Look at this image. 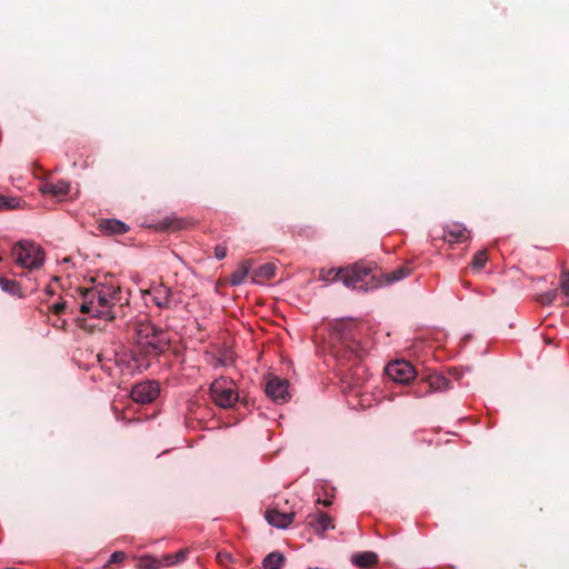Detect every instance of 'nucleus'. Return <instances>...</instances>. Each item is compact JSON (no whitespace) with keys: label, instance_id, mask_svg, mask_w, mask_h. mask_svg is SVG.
Returning <instances> with one entry per match:
<instances>
[{"label":"nucleus","instance_id":"obj_24","mask_svg":"<svg viewBox=\"0 0 569 569\" xmlns=\"http://www.w3.org/2000/svg\"><path fill=\"white\" fill-rule=\"evenodd\" d=\"M410 274V269L408 267H399L396 270L391 271L387 274L386 283L391 284L393 282L400 281Z\"/></svg>","mask_w":569,"mask_h":569},{"label":"nucleus","instance_id":"obj_36","mask_svg":"<svg viewBox=\"0 0 569 569\" xmlns=\"http://www.w3.org/2000/svg\"><path fill=\"white\" fill-rule=\"evenodd\" d=\"M329 276H333V277H335V273H329V272H328V274H327V276L321 274V279H322L323 281H327Z\"/></svg>","mask_w":569,"mask_h":569},{"label":"nucleus","instance_id":"obj_1","mask_svg":"<svg viewBox=\"0 0 569 569\" xmlns=\"http://www.w3.org/2000/svg\"><path fill=\"white\" fill-rule=\"evenodd\" d=\"M137 351L131 355L132 369L139 372L150 367V357H158L169 348L168 333L148 319L132 323Z\"/></svg>","mask_w":569,"mask_h":569},{"label":"nucleus","instance_id":"obj_33","mask_svg":"<svg viewBox=\"0 0 569 569\" xmlns=\"http://www.w3.org/2000/svg\"><path fill=\"white\" fill-rule=\"evenodd\" d=\"M188 550L182 549L171 555L173 557L174 563L181 562L186 559Z\"/></svg>","mask_w":569,"mask_h":569},{"label":"nucleus","instance_id":"obj_37","mask_svg":"<svg viewBox=\"0 0 569 569\" xmlns=\"http://www.w3.org/2000/svg\"><path fill=\"white\" fill-rule=\"evenodd\" d=\"M323 505H325V506H329V505H330V501H327V500H326V501H323Z\"/></svg>","mask_w":569,"mask_h":569},{"label":"nucleus","instance_id":"obj_23","mask_svg":"<svg viewBox=\"0 0 569 569\" xmlns=\"http://www.w3.org/2000/svg\"><path fill=\"white\" fill-rule=\"evenodd\" d=\"M0 287L4 292H8L12 296H19L20 295V284L12 279H7L2 276H0Z\"/></svg>","mask_w":569,"mask_h":569},{"label":"nucleus","instance_id":"obj_26","mask_svg":"<svg viewBox=\"0 0 569 569\" xmlns=\"http://www.w3.org/2000/svg\"><path fill=\"white\" fill-rule=\"evenodd\" d=\"M19 207V199L16 197L0 196V210H11Z\"/></svg>","mask_w":569,"mask_h":569},{"label":"nucleus","instance_id":"obj_28","mask_svg":"<svg viewBox=\"0 0 569 569\" xmlns=\"http://www.w3.org/2000/svg\"><path fill=\"white\" fill-rule=\"evenodd\" d=\"M559 287L567 298V305H569V271L561 272Z\"/></svg>","mask_w":569,"mask_h":569},{"label":"nucleus","instance_id":"obj_6","mask_svg":"<svg viewBox=\"0 0 569 569\" xmlns=\"http://www.w3.org/2000/svg\"><path fill=\"white\" fill-rule=\"evenodd\" d=\"M329 273H335V278H339L345 287L356 290L368 291L381 286L369 264L358 262L347 268H332Z\"/></svg>","mask_w":569,"mask_h":569},{"label":"nucleus","instance_id":"obj_31","mask_svg":"<svg viewBox=\"0 0 569 569\" xmlns=\"http://www.w3.org/2000/svg\"><path fill=\"white\" fill-rule=\"evenodd\" d=\"M233 362V356H232V352L229 351L228 353H226L223 357L221 358H218V365L219 366H222V367H226V366H229Z\"/></svg>","mask_w":569,"mask_h":569},{"label":"nucleus","instance_id":"obj_15","mask_svg":"<svg viewBox=\"0 0 569 569\" xmlns=\"http://www.w3.org/2000/svg\"><path fill=\"white\" fill-rule=\"evenodd\" d=\"M295 516L293 511L281 512L278 509H268L264 513V519L277 529H287L293 522Z\"/></svg>","mask_w":569,"mask_h":569},{"label":"nucleus","instance_id":"obj_8","mask_svg":"<svg viewBox=\"0 0 569 569\" xmlns=\"http://www.w3.org/2000/svg\"><path fill=\"white\" fill-rule=\"evenodd\" d=\"M142 293L144 298L149 297L159 309H173L182 302L180 291L172 290L163 283L153 284Z\"/></svg>","mask_w":569,"mask_h":569},{"label":"nucleus","instance_id":"obj_25","mask_svg":"<svg viewBox=\"0 0 569 569\" xmlns=\"http://www.w3.org/2000/svg\"><path fill=\"white\" fill-rule=\"evenodd\" d=\"M248 273H249V264L247 262H243L241 269L231 274L230 283L232 286L241 284Z\"/></svg>","mask_w":569,"mask_h":569},{"label":"nucleus","instance_id":"obj_35","mask_svg":"<svg viewBox=\"0 0 569 569\" xmlns=\"http://www.w3.org/2000/svg\"><path fill=\"white\" fill-rule=\"evenodd\" d=\"M214 253H216V258L218 260H221L226 257L227 252H226V249L222 248V247H216V250H214Z\"/></svg>","mask_w":569,"mask_h":569},{"label":"nucleus","instance_id":"obj_4","mask_svg":"<svg viewBox=\"0 0 569 569\" xmlns=\"http://www.w3.org/2000/svg\"><path fill=\"white\" fill-rule=\"evenodd\" d=\"M120 290L113 284L98 283L86 289L82 296L80 310L91 318L111 320L114 318L113 307L120 299Z\"/></svg>","mask_w":569,"mask_h":569},{"label":"nucleus","instance_id":"obj_14","mask_svg":"<svg viewBox=\"0 0 569 569\" xmlns=\"http://www.w3.org/2000/svg\"><path fill=\"white\" fill-rule=\"evenodd\" d=\"M469 239V230L460 222H451L443 227V240L453 243H461Z\"/></svg>","mask_w":569,"mask_h":569},{"label":"nucleus","instance_id":"obj_2","mask_svg":"<svg viewBox=\"0 0 569 569\" xmlns=\"http://www.w3.org/2000/svg\"><path fill=\"white\" fill-rule=\"evenodd\" d=\"M137 351L131 355L132 369L139 372L150 367V357H158L169 348L168 333L148 319L132 323Z\"/></svg>","mask_w":569,"mask_h":569},{"label":"nucleus","instance_id":"obj_12","mask_svg":"<svg viewBox=\"0 0 569 569\" xmlns=\"http://www.w3.org/2000/svg\"><path fill=\"white\" fill-rule=\"evenodd\" d=\"M266 395L274 402L283 403L289 399V382L286 379L271 378L264 387Z\"/></svg>","mask_w":569,"mask_h":569},{"label":"nucleus","instance_id":"obj_32","mask_svg":"<svg viewBox=\"0 0 569 569\" xmlns=\"http://www.w3.org/2000/svg\"><path fill=\"white\" fill-rule=\"evenodd\" d=\"M67 308V301H58L51 306L52 311L56 315L62 313Z\"/></svg>","mask_w":569,"mask_h":569},{"label":"nucleus","instance_id":"obj_27","mask_svg":"<svg viewBox=\"0 0 569 569\" xmlns=\"http://www.w3.org/2000/svg\"><path fill=\"white\" fill-rule=\"evenodd\" d=\"M487 262V253L485 250L477 251L472 258V268L481 269Z\"/></svg>","mask_w":569,"mask_h":569},{"label":"nucleus","instance_id":"obj_29","mask_svg":"<svg viewBox=\"0 0 569 569\" xmlns=\"http://www.w3.org/2000/svg\"><path fill=\"white\" fill-rule=\"evenodd\" d=\"M217 559L221 565H227L232 562L233 557L231 553L222 551L217 553Z\"/></svg>","mask_w":569,"mask_h":569},{"label":"nucleus","instance_id":"obj_5","mask_svg":"<svg viewBox=\"0 0 569 569\" xmlns=\"http://www.w3.org/2000/svg\"><path fill=\"white\" fill-rule=\"evenodd\" d=\"M331 340L335 343L337 357L347 361H357L363 358L367 350L356 339L355 323L351 321H338L333 325Z\"/></svg>","mask_w":569,"mask_h":569},{"label":"nucleus","instance_id":"obj_13","mask_svg":"<svg viewBox=\"0 0 569 569\" xmlns=\"http://www.w3.org/2000/svg\"><path fill=\"white\" fill-rule=\"evenodd\" d=\"M450 388V381L438 372L430 373L427 378V386L422 389H415L416 397H423L430 392H440Z\"/></svg>","mask_w":569,"mask_h":569},{"label":"nucleus","instance_id":"obj_9","mask_svg":"<svg viewBox=\"0 0 569 569\" xmlns=\"http://www.w3.org/2000/svg\"><path fill=\"white\" fill-rule=\"evenodd\" d=\"M212 401L221 408L232 407L238 400L232 383L224 379L214 380L210 386Z\"/></svg>","mask_w":569,"mask_h":569},{"label":"nucleus","instance_id":"obj_39","mask_svg":"<svg viewBox=\"0 0 569 569\" xmlns=\"http://www.w3.org/2000/svg\"><path fill=\"white\" fill-rule=\"evenodd\" d=\"M6 569H17V568H6Z\"/></svg>","mask_w":569,"mask_h":569},{"label":"nucleus","instance_id":"obj_21","mask_svg":"<svg viewBox=\"0 0 569 569\" xmlns=\"http://www.w3.org/2000/svg\"><path fill=\"white\" fill-rule=\"evenodd\" d=\"M310 527L317 535H322L333 528L332 519L327 513L319 512L315 516V519L310 521Z\"/></svg>","mask_w":569,"mask_h":569},{"label":"nucleus","instance_id":"obj_17","mask_svg":"<svg viewBox=\"0 0 569 569\" xmlns=\"http://www.w3.org/2000/svg\"><path fill=\"white\" fill-rule=\"evenodd\" d=\"M276 264L268 262L254 269H251V283L263 284L267 280L274 277Z\"/></svg>","mask_w":569,"mask_h":569},{"label":"nucleus","instance_id":"obj_3","mask_svg":"<svg viewBox=\"0 0 569 569\" xmlns=\"http://www.w3.org/2000/svg\"><path fill=\"white\" fill-rule=\"evenodd\" d=\"M137 351L131 355L132 369L139 372L150 367V357H158L169 348L168 333L148 319L132 323Z\"/></svg>","mask_w":569,"mask_h":569},{"label":"nucleus","instance_id":"obj_7","mask_svg":"<svg viewBox=\"0 0 569 569\" xmlns=\"http://www.w3.org/2000/svg\"><path fill=\"white\" fill-rule=\"evenodd\" d=\"M12 256L18 266L33 270L39 269L44 262V252L42 248L28 240L19 241L12 249Z\"/></svg>","mask_w":569,"mask_h":569},{"label":"nucleus","instance_id":"obj_34","mask_svg":"<svg viewBox=\"0 0 569 569\" xmlns=\"http://www.w3.org/2000/svg\"><path fill=\"white\" fill-rule=\"evenodd\" d=\"M124 557L126 555L122 551H116L111 555L109 562H120Z\"/></svg>","mask_w":569,"mask_h":569},{"label":"nucleus","instance_id":"obj_19","mask_svg":"<svg viewBox=\"0 0 569 569\" xmlns=\"http://www.w3.org/2000/svg\"><path fill=\"white\" fill-rule=\"evenodd\" d=\"M42 194H51L56 198L67 196L70 191V183L64 180L57 182H46L40 187Z\"/></svg>","mask_w":569,"mask_h":569},{"label":"nucleus","instance_id":"obj_22","mask_svg":"<svg viewBox=\"0 0 569 569\" xmlns=\"http://www.w3.org/2000/svg\"><path fill=\"white\" fill-rule=\"evenodd\" d=\"M286 558L280 551H272L268 553L262 560L263 569H282Z\"/></svg>","mask_w":569,"mask_h":569},{"label":"nucleus","instance_id":"obj_10","mask_svg":"<svg viewBox=\"0 0 569 569\" xmlns=\"http://www.w3.org/2000/svg\"><path fill=\"white\" fill-rule=\"evenodd\" d=\"M160 393V386L154 380H146L136 383L130 392L131 399L141 405L151 403Z\"/></svg>","mask_w":569,"mask_h":569},{"label":"nucleus","instance_id":"obj_16","mask_svg":"<svg viewBox=\"0 0 569 569\" xmlns=\"http://www.w3.org/2000/svg\"><path fill=\"white\" fill-rule=\"evenodd\" d=\"M174 565L171 553L163 555L160 558L153 556H143L140 558L138 567L140 569H160Z\"/></svg>","mask_w":569,"mask_h":569},{"label":"nucleus","instance_id":"obj_18","mask_svg":"<svg viewBox=\"0 0 569 569\" xmlns=\"http://www.w3.org/2000/svg\"><path fill=\"white\" fill-rule=\"evenodd\" d=\"M351 563L359 569H370L378 563V555L375 551L353 553Z\"/></svg>","mask_w":569,"mask_h":569},{"label":"nucleus","instance_id":"obj_11","mask_svg":"<svg viewBox=\"0 0 569 569\" xmlns=\"http://www.w3.org/2000/svg\"><path fill=\"white\" fill-rule=\"evenodd\" d=\"M386 373L395 382L408 383L415 378L416 370L406 360H395L387 365Z\"/></svg>","mask_w":569,"mask_h":569},{"label":"nucleus","instance_id":"obj_20","mask_svg":"<svg viewBox=\"0 0 569 569\" xmlns=\"http://www.w3.org/2000/svg\"><path fill=\"white\" fill-rule=\"evenodd\" d=\"M100 230L107 234H123L128 226L118 219H106L100 223Z\"/></svg>","mask_w":569,"mask_h":569},{"label":"nucleus","instance_id":"obj_38","mask_svg":"<svg viewBox=\"0 0 569 569\" xmlns=\"http://www.w3.org/2000/svg\"><path fill=\"white\" fill-rule=\"evenodd\" d=\"M308 569H321V568L315 567V568H308Z\"/></svg>","mask_w":569,"mask_h":569},{"label":"nucleus","instance_id":"obj_30","mask_svg":"<svg viewBox=\"0 0 569 569\" xmlns=\"http://www.w3.org/2000/svg\"><path fill=\"white\" fill-rule=\"evenodd\" d=\"M557 297V290H550L540 297L542 303H551Z\"/></svg>","mask_w":569,"mask_h":569}]
</instances>
